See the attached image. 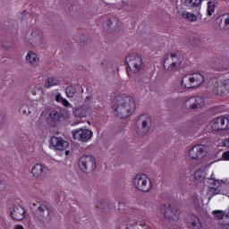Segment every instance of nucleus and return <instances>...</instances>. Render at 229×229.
<instances>
[{
  "label": "nucleus",
  "instance_id": "f03ea898",
  "mask_svg": "<svg viewBox=\"0 0 229 229\" xmlns=\"http://www.w3.org/2000/svg\"><path fill=\"white\" fill-rule=\"evenodd\" d=\"M205 81V78L201 73L196 72L184 75L182 79L181 85L184 89H196Z\"/></svg>",
  "mask_w": 229,
  "mask_h": 229
},
{
  "label": "nucleus",
  "instance_id": "2f4dec72",
  "mask_svg": "<svg viewBox=\"0 0 229 229\" xmlns=\"http://www.w3.org/2000/svg\"><path fill=\"white\" fill-rule=\"evenodd\" d=\"M194 178L195 180H204L205 179V173L201 170H197L195 173H194Z\"/></svg>",
  "mask_w": 229,
  "mask_h": 229
},
{
  "label": "nucleus",
  "instance_id": "dca6fc26",
  "mask_svg": "<svg viewBox=\"0 0 229 229\" xmlns=\"http://www.w3.org/2000/svg\"><path fill=\"white\" fill-rule=\"evenodd\" d=\"M62 121V114L60 112L56 110H52L47 117V123L50 124V126H53L54 128H56L58 124H60Z\"/></svg>",
  "mask_w": 229,
  "mask_h": 229
},
{
  "label": "nucleus",
  "instance_id": "c9c22d12",
  "mask_svg": "<svg viewBox=\"0 0 229 229\" xmlns=\"http://www.w3.org/2000/svg\"><path fill=\"white\" fill-rule=\"evenodd\" d=\"M221 146H223V148H229V138L224 140L221 142Z\"/></svg>",
  "mask_w": 229,
  "mask_h": 229
},
{
  "label": "nucleus",
  "instance_id": "7ed1b4c3",
  "mask_svg": "<svg viewBox=\"0 0 229 229\" xmlns=\"http://www.w3.org/2000/svg\"><path fill=\"white\" fill-rule=\"evenodd\" d=\"M133 184L141 192H149L153 189L151 179L146 174H138L133 180Z\"/></svg>",
  "mask_w": 229,
  "mask_h": 229
},
{
  "label": "nucleus",
  "instance_id": "a18cd8bd",
  "mask_svg": "<svg viewBox=\"0 0 229 229\" xmlns=\"http://www.w3.org/2000/svg\"><path fill=\"white\" fill-rule=\"evenodd\" d=\"M127 74H128V76H130V72L127 70Z\"/></svg>",
  "mask_w": 229,
  "mask_h": 229
},
{
  "label": "nucleus",
  "instance_id": "b1692460",
  "mask_svg": "<svg viewBox=\"0 0 229 229\" xmlns=\"http://www.w3.org/2000/svg\"><path fill=\"white\" fill-rule=\"evenodd\" d=\"M56 85H59V83H58V80L55 77H48L45 83V87L47 89H49L50 87H55Z\"/></svg>",
  "mask_w": 229,
  "mask_h": 229
},
{
  "label": "nucleus",
  "instance_id": "393cba45",
  "mask_svg": "<svg viewBox=\"0 0 229 229\" xmlns=\"http://www.w3.org/2000/svg\"><path fill=\"white\" fill-rule=\"evenodd\" d=\"M212 69H214V71H224L225 69V64H223V62L217 60V61H214L211 64Z\"/></svg>",
  "mask_w": 229,
  "mask_h": 229
},
{
  "label": "nucleus",
  "instance_id": "72a5a7b5",
  "mask_svg": "<svg viewBox=\"0 0 229 229\" xmlns=\"http://www.w3.org/2000/svg\"><path fill=\"white\" fill-rule=\"evenodd\" d=\"M222 160H225V162H229V150L223 152Z\"/></svg>",
  "mask_w": 229,
  "mask_h": 229
},
{
  "label": "nucleus",
  "instance_id": "4468645a",
  "mask_svg": "<svg viewBox=\"0 0 229 229\" xmlns=\"http://www.w3.org/2000/svg\"><path fill=\"white\" fill-rule=\"evenodd\" d=\"M11 216L14 221H22L26 217V210L22 206L17 204L13 207V211L11 212Z\"/></svg>",
  "mask_w": 229,
  "mask_h": 229
},
{
  "label": "nucleus",
  "instance_id": "9b49d317",
  "mask_svg": "<svg viewBox=\"0 0 229 229\" xmlns=\"http://www.w3.org/2000/svg\"><path fill=\"white\" fill-rule=\"evenodd\" d=\"M50 146H53L54 149L57 151H65L69 148V142L62 138L54 136L50 139Z\"/></svg>",
  "mask_w": 229,
  "mask_h": 229
},
{
  "label": "nucleus",
  "instance_id": "ddd939ff",
  "mask_svg": "<svg viewBox=\"0 0 229 229\" xmlns=\"http://www.w3.org/2000/svg\"><path fill=\"white\" fill-rule=\"evenodd\" d=\"M31 173L34 178H46V175L49 173V168L41 164H35L31 169Z\"/></svg>",
  "mask_w": 229,
  "mask_h": 229
},
{
  "label": "nucleus",
  "instance_id": "c03bdc74",
  "mask_svg": "<svg viewBox=\"0 0 229 229\" xmlns=\"http://www.w3.org/2000/svg\"><path fill=\"white\" fill-rule=\"evenodd\" d=\"M65 155H69V150H66Z\"/></svg>",
  "mask_w": 229,
  "mask_h": 229
},
{
  "label": "nucleus",
  "instance_id": "423d86ee",
  "mask_svg": "<svg viewBox=\"0 0 229 229\" xmlns=\"http://www.w3.org/2000/svg\"><path fill=\"white\" fill-rule=\"evenodd\" d=\"M79 166L84 173H90L96 169V159L92 156H82Z\"/></svg>",
  "mask_w": 229,
  "mask_h": 229
},
{
  "label": "nucleus",
  "instance_id": "c756f323",
  "mask_svg": "<svg viewBox=\"0 0 229 229\" xmlns=\"http://www.w3.org/2000/svg\"><path fill=\"white\" fill-rule=\"evenodd\" d=\"M212 214H213L214 217L216 219H217V221H221L225 216V213L224 211H221V210H214L212 212Z\"/></svg>",
  "mask_w": 229,
  "mask_h": 229
},
{
  "label": "nucleus",
  "instance_id": "c85d7f7f",
  "mask_svg": "<svg viewBox=\"0 0 229 229\" xmlns=\"http://www.w3.org/2000/svg\"><path fill=\"white\" fill-rule=\"evenodd\" d=\"M207 12H208V15L209 17H212V13H214V12H216V3L214 2H208V9H207Z\"/></svg>",
  "mask_w": 229,
  "mask_h": 229
},
{
  "label": "nucleus",
  "instance_id": "a878e982",
  "mask_svg": "<svg viewBox=\"0 0 229 229\" xmlns=\"http://www.w3.org/2000/svg\"><path fill=\"white\" fill-rule=\"evenodd\" d=\"M55 101L57 102V103H61V105H63L64 106H71V103H69V101L66 99V98H64V97H62V95L61 94H57L56 96H55Z\"/></svg>",
  "mask_w": 229,
  "mask_h": 229
},
{
  "label": "nucleus",
  "instance_id": "4c0bfd02",
  "mask_svg": "<svg viewBox=\"0 0 229 229\" xmlns=\"http://www.w3.org/2000/svg\"><path fill=\"white\" fill-rule=\"evenodd\" d=\"M3 189H4V182L0 181V191H3Z\"/></svg>",
  "mask_w": 229,
  "mask_h": 229
},
{
  "label": "nucleus",
  "instance_id": "58836bf2",
  "mask_svg": "<svg viewBox=\"0 0 229 229\" xmlns=\"http://www.w3.org/2000/svg\"><path fill=\"white\" fill-rule=\"evenodd\" d=\"M142 128H146L148 126V121H143L141 123Z\"/></svg>",
  "mask_w": 229,
  "mask_h": 229
},
{
  "label": "nucleus",
  "instance_id": "ea45409f",
  "mask_svg": "<svg viewBox=\"0 0 229 229\" xmlns=\"http://www.w3.org/2000/svg\"><path fill=\"white\" fill-rule=\"evenodd\" d=\"M143 117H146V115H144V114L140 115V116H139V118H138V121L142 120V119H143Z\"/></svg>",
  "mask_w": 229,
  "mask_h": 229
},
{
  "label": "nucleus",
  "instance_id": "9d476101",
  "mask_svg": "<svg viewBox=\"0 0 229 229\" xmlns=\"http://www.w3.org/2000/svg\"><path fill=\"white\" fill-rule=\"evenodd\" d=\"M205 106V98L201 97H191L185 101V106L191 108V110H196L197 108H201Z\"/></svg>",
  "mask_w": 229,
  "mask_h": 229
},
{
  "label": "nucleus",
  "instance_id": "6ab92c4d",
  "mask_svg": "<svg viewBox=\"0 0 229 229\" xmlns=\"http://www.w3.org/2000/svg\"><path fill=\"white\" fill-rule=\"evenodd\" d=\"M26 60L30 64V65L35 66L38 64V55L30 51L26 55Z\"/></svg>",
  "mask_w": 229,
  "mask_h": 229
},
{
  "label": "nucleus",
  "instance_id": "5701e85b",
  "mask_svg": "<svg viewBox=\"0 0 229 229\" xmlns=\"http://www.w3.org/2000/svg\"><path fill=\"white\" fill-rule=\"evenodd\" d=\"M125 225L126 226H135L138 225V226H141V228H145L146 226V222H139L137 221L136 219H130L129 218V221H125Z\"/></svg>",
  "mask_w": 229,
  "mask_h": 229
},
{
  "label": "nucleus",
  "instance_id": "09e8293b",
  "mask_svg": "<svg viewBox=\"0 0 229 229\" xmlns=\"http://www.w3.org/2000/svg\"><path fill=\"white\" fill-rule=\"evenodd\" d=\"M33 207H37V205H36V204H33Z\"/></svg>",
  "mask_w": 229,
  "mask_h": 229
},
{
  "label": "nucleus",
  "instance_id": "cd10ccee",
  "mask_svg": "<svg viewBox=\"0 0 229 229\" xmlns=\"http://www.w3.org/2000/svg\"><path fill=\"white\" fill-rule=\"evenodd\" d=\"M186 4L190 8H198L201 4V0H186Z\"/></svg>",
  "mask_w": 229,
  "mask_h": 229
},
{
  "label": "nucleus",
  "instance_id": "1a4fd4ad",
  "mask_svg": "<svg viewBox=\"0 0 229 229\" xmlns=\"http://www.w3.org/2000/svg\"><path fill=\"white\" fill-rule=\"evenodd\" d=\"M229 120L227 117L220 116L213 119L210 122L211 129L214 131H223L228 128Z\"/></svg>",
  "mask_w": 229,
  "mask_h": 229
},
{
  "label": "nucleus",
  "instance_id": "de8ad7c7",
  "mask_svg": "<svg viewBox=\"0 0 229 229\" xmlns=\"http://www.w3.org/2000/svg\"><path fill=\"white\" fill-rule=\"evenodd\" d=\"M23 114H26V110H23Z\"/></svg>",
  "mask_w": 229,
  "mask_h": 229
},
{
  "label": "nucleus",
  "instance_id": "49530a36",
  "mask_svg": "<svg viewBox=\"0 0 229 229\" xmlns=\"http://www.w3.org/2000/svg\"><path fill=\"white\" fill-rule=\"evenodd\" d=\"M1 119H3V114H0Z\"/></svg>",
  "mask_w": 229,
  "mask_h": 229
},
{
  "label": "nucleus",
  "instance_id": "39448f33",
  "mask_svg": "<svg viewBox=\"0 0 229 229\" xmlns=\"http://www.w3.org/2000/svg\"><path fill=\"white\" fill-rule=\"evenodd\" d=\"M163 65L167 71H176V68L182 65V60L176 54L166 55L164 57Z\"/></svg>",
  "mask_w": 229,
  "mask_h": 229
},
{
  "label": "nucleus",
  "instance_id": "f704fd0d",
  "mask_svg": "<svg viewBox=\"0 0 229 229\" xmlns=\"http://www.w3.org/2000/svg\"><path fill=\"white\" fill-rule=\"evenodd\" d=\"M21 15H22L21 21H26V17H30V21L33 20V18L31 17V14L26 13V11H23L21 13Z\"/></svg>",
  "mask_w": 229,
  "mask_h": 229
},
{
  "label": "nucleus",
  "instance_id": "8fccbe9b",
  "mask_svg": "<svg viewBox=\"0 0 229 229\" xmlns=\"http://www.w3.org/2000/svg\"><path fill=\"white\" fill-rule=\"evenodd\" d=\"M69 10H70V12H71V11H72V9H71V7H70V9H69Z\"/></svg>",
  "mask_w": 229,
  "mask_h": 229
},
{
  "label": "nucleus",
  "instance_id": "bb28decb",
  "mask_svg": "<svg viewBox=\"0 0 229 229\" xmlns=\"http://www.w3.org/2000/svg\"><path fill=\"white\" fill-rule=\"evenodd\" d=\"M65 92H66L67 98H72L77 92L76 86H72V85L68 86L65 89Z\"/></svg>",
  "mask_w": 229,
  "mask_h": 229
},
{
  "label": "nucleus",
  "instance_id": "f3484780",
  "mask_svg": "<svg viewBox=\"0 0 229 229\" xmlns=\"http://www.w3.org/2000/svg\"><path fill=\"white\" fill-rule=\"evenodd\" d=\"M186 224L188 225L189 228L191 229H201L203 226L201 221H199V218L194 216V214L188 215Z\"/></svg>",
  "mask_w": 229,
  "mask_h": 229
},
{
  "label": "nucleus",
  "instance_id": "2eb2a0df",
  "mask_svg": "<svg viewBox=\"0 0 229 229\" xmlns=\"http://www.w3.org/2000/svg\"><path fill=\"white\" fill-rule=\"evenodd\" d=\"M216 89L217 94H228L229 93V79H222L216 81L214 85Z\"/></svg>",
  "mask_w": 229,
  "mask_h": 229
},
{
  "label": "nucleus",
  "instance_id": "e433bc0d",
  "mask_svg": "<svg viewBox=\"0 0 229 229\" xmlns=\"http://www.w3.org/2000/svg\"><path fill=\"white\" fill-rule=\"evenodd\" d=\"M107 208H108L109 210H112V209L115 208V205H114V203L108 202V204H107Z\"/></svg>",
  "mask_w": 229,
  "mask_h": 229
},
{
  "label": "nucleus",
  "instance_id": "6e6552de",
  "mask_svg": "<svg viewBox=\"0 0 229 229\" xmlns=\"http://www.w3.org/2000/svg\"><path fill=\"white\" fill-rule=\"evenodd\" d=\"M74 140H80L81 142H89L92 139L94 133L89 129H77L72 131Z\"/></svg>",
  "mask_w": 229,
  "mask_h": 229
},
{
  "label": "nucleus",
  "instance_id": "20e7f679",
  "mask_svg": "<svg viewBox=\"0 0 229 229\" xmlns=\"http://www.w3.org/2000/svg\"><path fill=\"white\" fill-rule=\"evenodd\" d=\"M125 62L132 72H139V71L142 69V65H144L142 57L137 54H130L127 55L125 57Z\"/></svg>",
  "mask_w": 229,
  "mask_h": 229
},
{
  "label": "nucleus",
  "instance_id": "412c9836",
  "mask_svg": "<svg viewBox=\"0 0 229 229\" xmlns=\"http://www.w3.org/2000/svg\"><path fill=\"white\" fill-rule=\"evenodd\" d=\"M182 18L185 19V21H190L191 22H196V21H198V16L189 12H183L182 13Z\"/></svg>",
  "mask_w": 229,
  "mask_h": 229
},
{
  "label": "nucleus",
  "instance_id": "473e14b6",
  "mask_svg": "<svg viewBox=\"0 0 229 229\" xmlns=\"http://www.w3.org/2000/svg\"><path fill=\"white\" fill-rule=\"evenodd\" d=\"M221 21H224L226 28H229V13L223 14L221 16Z\"/></svg>",
  "mask_w": 229,
  "mask_h": 229
},
{
  "label": "nucleus",
  "instance_id": "7c9ffc66",
  "mask_svg": "<svg viewBox=\"0 0 229 229\" xmlns=\"http://www.w3.org/2000/svg\"><path fill=\"white\" fill-rule=\"evenodd\" d=\"M105 205H106V201H105L104 199H100L97 202L96 208H100L102 212H110V209L106 210Z\"/></svg>",
  "mask_w": 229,
  "mask_h": 229
},
{
  "label": "nucleus",
  "instance_id": "0eeeda50",
  "mask_svg": "<svg viewBox=\"0 0 229 229\" xmlns=\"http://www.w3.org/2000/svg\"><path fill=\"white\" fill-rule=\"evenodd\" d=\"M207 155V146L200 144V145H194L189 150V157L191 160H196L197 162L201 160L203 157Z\"/></svg>",
  "mask_w": 229,
  "mask_h": 229
},
{
  "label": "nucleus",
  "instance_id": "aec40b11",
  "mask_svg": "<svg viewBox=\"0 0 229 229\" xmlns=\"http://www.w3.org/2000/svg\"><path fill=\"white\" fill-rule=\"evenodd\" d=\"M30 43L33 45V38L34 40H40L42 38V32H40V30L34 29L30 34Z\"/></svg>",
  "mask_w": 229,
  "mask_h": 229
},
{
  "label": "nucleus",
  "instance_id": "79ce46f5",
  "mask_svg": "<svg viewBox=\"0 0 229 229\" xmlns=\"http://www.w3.org/2000/svg\"><path fill=\"white\" fill-rule=\"evenodd\" d=\"M15 229H24V227L22 225H17Z\"/></svg>",
  "mask_w": 229,
  "mask_h": 229
},
{
  "label": "nucleus",
  "instance_id": "f8f14e48",
  "mask_svg": "<svg viewBox=\"0 0 229 229\" xmlns=\"http://www.w3.org/2000/svg\"><path fill=\"white\" fill-rule=\"evenodd\" d=\"M164 217L165 219L178 221V219H180V210H178V208L176 206L169 205L164 212Z\"/></svg>",
  "mask_w": 229,
  "mask_h": 229
},
{
  "label": "nucleus",
  "instance_id": "a19ab883",
  "mask_svg": "<svg viewBox=\"0 0 229 229\" xmlns=\"http://www.w3.org/2000/svg\"><path fill=\"white\" fill-rule=\"evenodd\" d=\"M112 24V20L108 19L107 20V26H110Z\"/></svg>",
  "mask_w": 229,
  "mask_h": 229
},
{
  "label": "nucleus",
  "instance_id": "4be33fe9",
  "mask_svg": "<svg viewBox=\"0 0 229 229\" xmlns=\"http://www.w3.org/2000/svg\"><path fill=\"white\" fill-rule=\"evenodd\" d=\"M88 114L89 113L87 112V110L83 107H79L74 111L75 117H78L79 119H83V117H87Z\"/></svg>",
  "mask_w": 229,
  "mask_h": 229
},
{
  "label": "nucleus",
  "instance_id": "37998d69",
  "mask_svg": "<svg viewBox=\"0 0 229 229\" xmlns=\"http://www.w3.org/2000/svg\"><path fill=\"white\" fill-rule=\"evenodd\" d=\"M2 46L4 49H8V47L4 46V43H3Z\"/></svg>",
  "mask_w": 229,
  "mask_h": 229
},
{
  "label": "nucleus",
  "instance_id": "a211bd4d",
  "mask_svg": "<svg viewBox=\"0 0 229 229\" xmlns=\"http://www.w3.org/2000/svg\"><path fill=\"white\" fill-rule=\"evenodd\" d=\"M45 216H49V208H47L46 205L38 206L37 210L34 212L35 219H38V221H44Z\"/></svg>",
  "mask_w": 229,
  "mask_h": 229
},
{
  "label": "nucleus",
  "instance_id": "f257e3e1",
  "mask_svg": "<svg viewBox=\"0 0 229 229\" xmlns=\"http://www.w3.org/2000/svg\"><path fill=\"white\" fill-rule=\"evenodd\" d=\"M112 108L114 110L116 117L126 119L135 112V98L126 94L120 95L115 98Z\"/></svg>",
  "mask_w": 229,
  "mask_h": 229
}]
</instances>
